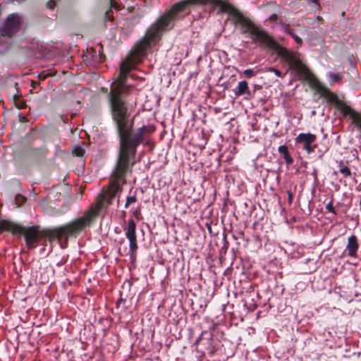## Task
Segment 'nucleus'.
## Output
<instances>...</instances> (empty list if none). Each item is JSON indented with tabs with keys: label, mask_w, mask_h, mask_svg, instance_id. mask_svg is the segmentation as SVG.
Wrapping results in <instances>:
<instances>
[{
	"label": "nucleus",
	"mask_w": 361,
	"mask_h": 361,
	"mask_svg": "<svg viewBox=\"0 0 361 361\" xmlns=\"http://www.w3.org/2000/svg\"><path fill=\"white\" fill-rule=\"evenodd\" d=\"M111 6L116 8V4L113 0H111Z\"/></svg>",
	"instance_id": "22"
},
{
	"label": "nucleus",
	"mask_w": 361,
	"mask_h": 361,
	"mask_svg": "<svg viewBox=\"0 0 361 361\" xmlns=\"http://www.w3.org/2000/svg\"><path fill=\"white\" fill-rule=\"evenodd\" d=\"M20 121L21 122H26L27 119H26V118L25 116H20Z\"/></svg>",
	"instance_id": "25"
},
{
	"label": "nucleus",
	"mask_w": 361,
	"mask_h": 361,
	"mask_svg": "<svg viewBox=\"0 0 361 361\" xmlns=\"http://www.w3.org/2000/svg\"><path fill=\"white\" fill-rule=\"evenodd\" d=\"M340 169L339 171L341 173L344 177H350L352 175L351 171L349 167L343 165V161H340L339 163Z\"/></svg>",
	"instance_id": "13"
},
{
	"label": "nucleus",
	"mask_w": 361,
	"mask_h": 361,
	"mask_svg": "<svg viewBox=\"0 0 361 361\" xmlns=\"http://www.w3.org/2000/svg\"><path fill=\"white\" fill-rule=\"evenodd\" d=\"M310 1H312V3L315 4L316 5H318V0H309Z\"/></svg>",
	"instance_id": "26"
},
{
	"label": "nucleus",
	"mask_w": 361,
	"mask_h": 361,
	"mask_svg": "<svg viewBox=\"0 0 361 361\" xmlns=\"http://www.w3.org/2000/svg\"><path fill=\"white\" fill-rule=\"evenodd\" d=\"M279 18L276 14H272V29L277 30V29H283L284 30V32L288 34L292 37V38L294 39V41L298 44L301 45L302 44V39L295 35L294 32L289 28L288 25L287 24H283L281 23V20L278 22Z\"/></svg>",
	"instance_id": "7"
},
{
	"label": "nucleus",
	"mask_w": 361,
	"mask_h": 361,
	"mask_svg": "<svg viewBox=\"0 0 361 361\" xmlns=\"http://www.w3.org/2000/svg\"><path fill=\"white\" fill-rule=\"evenodd\" d=\"M272 72H274L277 76L282 77V73L279 70L272 68Z\"/></svg>",
	"instance_id": "20"
},
{
	"label": "nucleus",
	"mask_w": 361,
	"mask_h": 361,
	"mask_svg": "<svg viewBox=\"0 0 361 361\" xmlns=\"http://www.w3.org/2000/svg\"><path fill=\"white\" fill-rule=\"evenodd\" d=\"M25 106V104H24V103H23V104H21L19 106V108L23 109V108H24Z\"/></svg>",
	"instance_id": "27"
},
{
	"label": "nucleus",
	"mask_w": 361,
	"mask_h": 361,
	"mask_svg": "<svg viewBox=\"0 0 361 361\" xmlns=\"http://www.w3.org/2000/svg\"><path fill=\"white\" fill-rule=\"evenodd\" d=\"M236 96L242 95L248 92V85L245 80L239 82L238 86L234 90Z\"/></svg>",
	"instance_id": "11"
},
{
	"label": "nucleus",
	"mask_w": 361,
	"mask_h": 361,
	"mask_svg": "<svg viewBox=\"0 0 361 361\" xmlns=\"http://www.w3.org/2000/svg\"><path fill=\"white\" fill-rule=\"evenodd\" d=\"M137 250V238L129 240V252H130V257L132 260L135 259V254L136 251Z\"/></svg>",
	"instance_id": "12"
},
{
	"label": "nucleus",
	"mask_w": 361,
	"mask_h": 361,
	"mask_svg": "<svg viewBox=\"0 0 361 361\" xmlns=\"http://www.w3.org/2000/svg\"><path fill=\"white\" fill-rule=\"evenodd\" d=\"M55 1H53V0H50L47 3V6L49 8V9H53L55 6Z\"/></svg>",
	"instance_id": "19"
},
{
	"label": "nucleus",
	"mask_w": 361,
	"mask_h": 361,
	"mask_svg": "<svg viewBox=\"0 0 361 361\" xmlns=\"http://www.w3.org/2000/svg\"><path fill=\"white\" fill-rule=\"evenodd\" d=\"M3 228L11 231L15 234L24 235L25 244L29 249H35L42 239L40 233L35 226L24 227L11 222L2 221L0 230Z\"/></svg>",
	"instance_id": "4"
},
{
	"label": "nucleus",
	"mask_w": 361,
	"mask_h": 361,
	"mask_svg": "<svg viewBox=\"0 0 361 361\" xmlns=\"http://www.w3.org/2000/svg\"><path fill=\"white\" fill-rule=\"evenodd\" d=\"M142 58H125L120 63L119 73L116 81L111 85L109 95L110 109L117 135L118 146L116 160L112 171V188L104 191L100 196L98 207L105 208L111 204L117 194L122 190L127 174L140 161L137 159V148L145 140V135L150 133L149 128L142 126L133 129L131 112L124 99L135 91L133 85L126 82L132 78L131 71L141 62Z\"/></svg>",
	"instance_id": "1"
},
{
	"label": "nucleus",
	"mask_w": 361,
	"mask_h": 361,
	"mask_svg": "<svg viewBox=\"0 0 361 361\" xmlns=\"http://www.w3.org/2000/svg\"><path fill=\"white\" fill-rule=\"evenodd\" d=\"M115 231H116V233H120V231L118 230V228H116Z\"/></svg>",
	"instance_id": "28"
},
{
	"label": "nucleus",
	"mask_w": 361,
	"mask_h": 361,
	"mask_svg": "<svg viewBox=\"0 0 361 361\" xmlns=\"http://www.w3.org/2000/svg\"><path fill=\"white\" fill-rule=\"evenodd\" d=\"M338 109L343 114V116H349L352 119L353 123L358 127L361 128V115L359 114L355 110L347 105L344 102H338L337 105Z\"/></svg>",
	"instance_id": "6"
},
{
	"label": "nucleus",
	"mask_w": 361,
	"mask_h": 361,
	"mask_svg": "<svg viewBox=\"0 0 361 361\" xmlns=\"http://www.w3.org/2000/svg\"><path fill=\"white\" fill-rule=\"evenodd\" d=\"M288 203L291 204L292 201H293V195L290 191H288Z\"/></svg>",
	"instance_id": "21"
},
{
	"label": "nucleus",
	"mask_w": 361,
	"mask_h": 361,
	"mask_svg": "<svg viewBox=\"0 0 361 361\" xmlns=\"http://www.w3.org/2000/svg\"><path fill=\"white\" fill-rule=\"evenodd\" d=\"M136 201H137V198H136L135 195L127 197L126 202L125 204V207L128 208L130 204L135 203Z\"/></svg>",
	"instance_id": "16"
},
{
	"label": "nucleus",
	"mask_w": 361,
	"mask_h": 361,
	"mask_svg": "<svg viewBox=\"0 0 361 361\" xmlns=\"http://www.w3.org/2000/svg\"><path fill=\"white\" fill-rule=\"evenodd\" d=\"M317 139V136L312 133H300L298 135L295 140L298 144L302 145V148L308 154L312 153L314 151L317 147V145H313Z\"/></svg>",
	"instance_id": "5"
},
{
	"label": "nucleus",
	"mask_w": 361,
	"mask_h": 361,
	"mask_svg": "<svg viewBox=\"0 0 361 361\" xmlns=\"http://www.w3.org/2000/svg\"><path fill=\"white\" fill-rule=\"evenodd\" d=\"M78 150H79L80 152L82 151V149L81 148H79V149H78ZM74 153H75L77 156H80V155H81L80 152H76V149L74 151Z\"/></svg>",
	"instance_id": "24"
},
{
	"label": "nucleus",
	"mask_w": 361,
	"mask_h": 361,
	"mask_svg": "<svg viewBox=\"0 0 361 361\" xmlns=\"http://www.w3.org/2000/svg\"><path fill=\"white\" fill-rule=\"evenodd\" d=\"M201 339V336L200 338H198L197 342H199V341Z\"/></svg>",
	"instance_id": "29"
},
{
	"label": "nucleus",
	"mask_w": 361,
	"mask_h": 361,
	"mask_svg": "<svg viewBox=\"0 0 361 361\" xmlns=\"http://www.w3.org/2000/svg\"><path fill=\"white\" fill-rule=\"evenodd\" d=\"M125 302V300L123 299V298H120L118 301H117V306H118L121 302Z\"/></svg>",
	"instance_id": "23"
},
{
	"label": "nucleus",
	"mask_w": 361,
	"mask_h": 361,
	"mask_svg": "<svg viewBox=\"0 0 361 361\" xmlns=\"http://www.w3.org/2000/svg\"><path fill=\"white\" fill-rule=\"evenodd\" d=\"M243 73L245 77L251 78L255 75V71L252 69H246Z\"/></svg>",
	"instance_id": "18"
},
{
	"label": "nucleus",
	"mask_w": 361,
	"mask_h": 361,
	"mask_svg": "<svg viewBox=\"0 0 361 361\" xmlns=\"http://www.w3.org/2000/svg\"><path fill=\"white\" fill-rule=\"evenodd\" d=\"M7 37L8 38H4V39L1 38V39L0 41V46H1L4 49H7L9 47L10 44H11V40L12 36H8Z\"/></svg>",
	"instance_id": "14"
},
{
	"label": "nucleus",
	"mask_w": 361,
	"mask_h": 361,
	"mask_svg": "<svg viewBox=\"0 0 361 361\" xmlns=\"http://www.w3.org/2000/svg\"><path fill=\"white\" fill-rule=\"evenodd\" d=\"M329 76L332 82H338L342 80L341 73H330Z\"/></svg>",
	"instance_id": "15"
},
{
	"label": "nucleus",
	"mask_w": 361,
	"mask_h": 361,
	"mask_svg": "<svg viewBox=\"0 0 361 361\" xmlns=\"http://www.w3.org/2000/svg\"><path fill=\"white\" fill-rule=\"evenodd\" d=\"M136 224L133 219H130L128 221V226L126 228V237L128 240L136 239Z\"/></svg>",
	"instance_id": "9"
},
{
	"label": "nucleus",
	"mask_w": 361,
	"mask_h": 361,
	"mask_svg": "<svg viewBox=\"0 0 361 361\" xmlns=\"http://www.w3.org/2000/svg\"><path fill=\"white\" fill-rule=\"evenodd\" d=\"M97 212L93 208H90L85 212L83 215L73 221L52 229L44 231V235L51 242L57 240L62 248L66 246L69 238H76L85 228L90 226Z\"/></svg>",
	"instance_id": "3"
},
{
	"label": "nucleus",
	"mask_w": 361,
	"mask_h": 361,
	"mask_svg": "<svg viewBox=\"0 0 361 361\" xmlns=\"http://www.w3.org/2000/svg\"><path fill=\"white\" fill-rule=\"evenodd\" d=\"M279 152L281 154V156L285 159L286 163L288 165H290L293 162V159L289 154L288 147L286 145H281L279 147Z\"/></svg>",
	"instance_id": "10"
},
{
	"label": "nucleus",
	"mask_w": 361,
	"mask_h": 361,
	"mask_svg": "<svg viewBox=\"0 0 361 361\" xmlns=\"http://www.w3.org/2000/svg\"><path fill=\"white\" fill-rule=\"evenodd\" d=\"M359 244L357 238L355 235H352L348 239V244L346 245L345 252L347 255L351 257H355L357 256Z\"/></svg>",
	"instance_id": "8"
},
{
	"label": "nucleus",
	"mask_w": 361,
	"mask_h": 361,
	"mask_svg": "<svg viewBox=\"0 0 361 361\" xmlns=\"http://www.w3.org/2000/svg\"><path fill=\"white\" fill-rule=\"evenodd\" d=\"M273 55H276L281 61L288 63L290 69L295 71L299 76L308 81L317 92L321 97L325 98L328 102L335 104L337 106L338 102H341L336 94L314 78L310 69L302 61L300 54L298 52L291 51L281 46L272 37Z\"/></svg>",
	"instance_id": "2"
},
{
	"label": "nucleus",
	"mask_w": 361,
	"mask_h": 361,
	"mask_svg": "<svg viewBox=\"0 0 361 361\" xmlns=\"http://www.w3.org/2000/svg\"><path fill=\"white\" fill-rule=\"evenodd\" d=\"M326 209L329 212H330L333 213V214H334V215H336V211H335V209H334V206H333L332 202H329V203L326 204Z\"/></svg>",
	"instance_id": "17"
}]
</instances>
